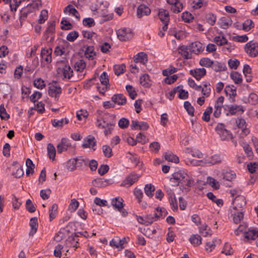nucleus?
<instances>
[{"instance_id":"f257e3e1","label":"nucleus","mask_w":258,"mask_h":258,"mask_svg":"<svg viewBox=\"0 0 258 258\" xmlns=\"http://www.w3.org/2000/svg\"><path fill=\"white\" fill-rule=\"evenodd\" d=\"M170 182L172 186H177L179 183L185 184L190 186L193 181L189 178L187 173L184 170H179L172 174Z\"/></svg>"},{"instance_id":"f03ea898","label":"nucleus","mask_w":258,"mask_h":258,"mask_svg":"<svg viewBox=\"0 0 258 258\" xmlns=\"http://www.w3.org/2000/svg\"><path fill=\"white\" fill-rule=\"evenodd\" d=\"M89 161V159L82 156L73 158L69 159L66 163V166L68 169L74 170L78 167L87 165Z\"/></svg>"},{"instance_id":"7ed1b4c3","label":"nucleus","mask_w":258,"mask_h":258,"mask_svg":"<svg viewBox=\"0 0 258 258\" xmlns=\"http://www.w3.org/2000/svg\"><path fill=\"white\" fill-rule=\"evenodd\" d=\"M215 131L221 140L229 141L233 139L232 133L226 128L223 123H218L215 127Z\"/></svg>"},{"instance_id":"20e7f679","label":"nucleus","mask_w":258,"mask_h":258,"mask_svg":"<svg viewBox=\"0 0 258 258\" xmlns=\"http://www.w3.org/2000/svg\"><path fill=\"white\" fill-rule=\"evenodd\" d=\"M57 151L58 153H62L63 152L74 149L75 145L68 138H62L60 142L57 145Z\"/></svg>"},{"instance_id":"39448f33","label":"nucleus","mask_w":258,"mask_h":258,"mask_svg":"<svg viewBox=\"0 0 258 258\" xmlns=\"http://www.w3.org/2000/svg\"><path fill=\"white\" fill-rule=\"evenodd\" d=\"M232 121L234 122L237 127L241 130V132L240 134L241 138H244L250 133V130L247 127V124L244 119L238 118L232 119Z\"/></svg>"},{"instance_id":"423d86ee","label":"nucleus","mask_w":258,"mask_h":258,"mask_svg":"<svg viewBox=\"0 0 258 258\" xmlns=\"http://www.w3.org/2000/svg\"><path fill=\"white\" fill-rule=\"evenodd\" d=\"M116 34L118 38L122 41L130 40L134 36L132 30L128 28H123L118 30Z\"/></svg>"},{"instance_id":"0eeeda50","label":"nucleus","mask_w":258,"mask_h":258,"mask_svg":"<svg viewBox=\"0 0 258 258\" xmlns=\"http://www.w3.org/2000/svg\"><path fill=\"white\" fill-rule=\"evenodd\" d=\"M82 147L84 149H89L93 151H95L97 148V144L95 137L92 135H88L85 137L83 139Z\"/></svg>"},{"instance_id":"6e6552de","label":"nucleus","mask_w":258,"mask_h":258,"mask_svg":"<svg viewBox=\"0 0 258 258\" xmlns=\"http://www.w3.org/2000/svg\"><path fill=\"white\" fill-rule=\"evenodd\" d=\"M221 161V158L219 155L215 154L211 156L207 157L203 159L204 165L211 166Z\"/></svg>"},{"instance_id":"1a4fd4ad","label":"nucleus","mask_w":258,"mask_h":258,"mask_svg":"<svg viewBox=\"0 0 258 258\" xmlns=\"http://www.w3.org/2000/svg\"><path fill=\"white\" fill-rule=\"evenodd\" d=\"M61 93V88L59 86H57L55 83L49 87L48 94L52 97H54L55 100L57 101L59 99V95Z\"/></svg>"},{"instance_id":"9d476101","label":"nucleus","mask_w":258,"mask_h":258,"mask_svg":"<svg viewBox=\"0 0 258 258\" xmlns=\"http://www.w3.org/2000/svg\"><path fill=\"white\" fill-rule=\"evenodd\" d=\"M245 51L251 56H255L258 54V46L255 43L249 42L244 47Z\"/></svg>"},{"instance_id":"9b49d317","label":"nucleus","mask_w":258,"mask_h":258,"mask_svg":"<svg viewBox=\"0 0 258 258\" xmlns=\"http://www.w3.org/2000/svg\"><path fill=\"white\" fill-rule=\"evenodd\" d=\"M168 4L171 5V10L175 14L180 12L183 9V5L180 0H166Z\"/></svg>"},{"instance_id":"f8f14e48","label":"nucleus","mask_w":258,"mask_h":258,"mask_svg":"<svg viewBox=\"0 0 258 258\" xmlns=\"http://www.w3.org/2000/svg\"><path fill=\"white\" fill-rule=\"evenodd\" d=\"M204 49L203 44L199 41H195L189 45V50L196 54L202 52Z\"/></svg>"},{"instance_id":"ddd939ff","label":"nucleus","mask_w":258,"mask_h":258,"mask_svg":"<svg viewBox=\"0 0 258 258\" xmlns=\"http://www.w3.org/2000/svg\"><path fill=\"white\" fill-rule=\"evenodd\" d=\"M224 100V97L220 96L217 99L214 107L215 109L214 113H221L222 111L226 112L227 110L226 109L225 106H228V105H223V102Z\"/></svg>"},{"instance_id":"4468645a","label":"nucleus","mask_w":258,"mask_h":258,"mask_svg":"<svg viewBox=\"0 0 258 258\" xmlns=\"http://www.w3.org/2000/svg\"><path fill=\"white\" fill-rule=\"evenodd\" d=\"M232 204L233 205V209L239 210L245 206V199L243 196H237L233 200Z\"/></svg>"},{"instance_id":"2eb2a0df","label":"nucleus","mask_w":258,"mask_h":258,"mask_svg":"<svg viewBox=\"0 0 258 258\" xmlns=\"http://www.w3.org/2000/svg\"><path fill=\"white\" fill-rule=\"evenodd\" d=\"M148 124L144 121H139L137 120H133L131 127L134 130H147L149 128Z\"/></svg>"},{"instance_id":"dca6fc26","label":"nucleus","mask_w":258,"mask_h":258,"mask_svg":"<svg viewBox=\"0 0 258 258\" xmlns=\"http://www.w3.org/2000/svg\"><path fill=\"white\" fill-rule=\"evenodd\" d=\"M125 243V239H120L119 237H116L112 239L109 242L110 245L118 249H122Z\"/></svg>"},{"instance_id":"f3484780","label":"nucleus","mask_w":258,"mask_h":258,"mask_svg":"<svg viewBox=\"0 0 258 258\" xmlns=\"http://www.w3.org/2000/svg\"><path fill=\"white\" fill-rule=\"evenodd\" d=\"M151 13V10L146 5H141L137 11V15L138 18H141L144 16H148Z\"/></svg>"},{"instance_id":"a211bd4d","label":"nucleus","mask_w":258,"mask_h":258,"mask_svg":"<svg viewBox=\"0 0 258 258\" xmlns=\"http://www.w3.org/2000/svg\"><path fill=\"white\" fill-rule=\"evenodd\" d=\"M190 74L195 77L197 80H200L202 77L205 76L206 70L204 68H199L191 70L189 71Z\"/></svg>"},{"instance_id":"6ab92c4d","label":"nucleus","mask_w":258,"mask_h":258,"mask_svg":"<svg viewBox=\"0 0 258 258\" xmlns=\"http://www.w3.org/2000/svg\"><path fill=\"white\" fill-rule=\"evenodd\" d=\"M52 49L45 48H42L41 51V56L43 59H44L47 63H50L51 62L52 57Z\"/></svg>"},{"instance_id":"aec40b11","label":"nucleus","mask_w":258,"mask_h":258,"mask_svg":"<svg viewBox=\"0 0 258 258\" xmlns=\"http://www.w3.org/2000/svg\"><path fill=\"white\" fill-rule=\"evenodd\" d=\"M244 237L248 240H254L258 237V228H251L244 232Z\"/></svg>"},{"instance_id":"412c9836","label":"nucleus","mask_w":258,"mask_h":258,"mask_svg":"<svg viewBox=\"0 0 258 258\" xmlns=\"http://www.w3.org/2000/svg\"><path fill=\"white\" fill-rule=\"evenodd\" d=\"M123 200L119 197H115L111 199V204L114 208L120 211L123 207Z\"/></svg>"},{"instance_id":"4be33fe9","label":"nucleus","mask_w":258,"mask_h":258,"mask_svg":"<svg viewBox=\"0 0 258 258\" xmlns=\"http://www.w3.org/2000/svg\"><path fill=\"white\" fill-rule=\"evenodd\" d=\"M184 151L185 153L189 154L191 155L192 157H197L198 158H203V153L201 152H200L199 150L196 148L190 147L186 148L184 149Z\"/></svg>"},{"instance_id":"5701e85b","label":"nucleus","mask_w":258,"mask_h":258,"mask_svg":"<svg viewBox=\"0 0 258 258\" xmlns=\"http://www.w3.org/2000/svg\"><path fill=\"white\" fill-rule=\"evenodd\" d=\"M139 176L137 175L131 174L128 176L122 182V185L125 186H130L138 181Z\"/></svg>"},{"instance_id":"b1692460","label":"nucleus","mask_w":258,"mask_h":258,"mask_svg":"<svg viewBox=\"0 0 258 258\" xmlns=\"http://www.w3.org/2000/svg\"><path fill=\"white\" fill-rule=\"evenodd\" d=\"M112 101L118 105H123L126 103V98L121 94L113 95L111 98Z\"/></svg>"},{"instance_id":"393cba45","label":"nucleus","mask_w":258,"mask_h":258,"mask_svg":"<svg viewBox=\"0 0 258 258\" xmlns=\"http://www.w3.org/2000/svg\"><path fill=\"white\" fill-rule=\"evenodd\" d=\"M134 59L136 63L141 62L143 64H145L148 61V56L146 53L141 52L134 56Z\"/></svg>"},{"instance_id":"a878e982","label":"nucleus","mask_w":258,"mask_h":258,"mask_svg":"<svg viewBox=\"0 0 258 258\" xmlns=\"http://www.w3.org/2000/svg\"><path fill=\"white\" fill-rule=\"evenodd\" d=\"M226 109L229 113H236L237 112H244L245 109L241 105H238L237 104H233L225 106Z\"/></svg>"},{"instance_id":"bb28decb","label":"nucleus","mask_w":258,"mask_h":258,"mask_svg":"<svg viewBox=\"0 0 258 258\" xmlns=\"http://www.w3.org/2000/svg\"><path fill=\"white\" fill-rule=\"evenodd\" d=\"M220 243V240L217 238L213 239L212 241L207 242L205 244V249L208 252H211L216 244Z\"/></svg>"},{"instance_id":"cd10ccee","label":"nucleus","mask_w":258,"mask_h":258,"mask_svg":"<svg viewBox=\"0 0 258 258\" xmlns=\"http://www.w3.org/2000/svg\"><path fill=\"white\" fill-rule=\"evenodd\" d=\"M199 232L204 237L210 236L212 234V231L206 224L202 225L199 228Z\"/></svg>"},{"instance_id":"c85d7f7f","label":"nucleus","mask_w":258,"mask_h":258,"mask_svg":"<svg viewBox=\"0 0 258 258\" xmlns=\"http://www.w3.org/2000/svg\"><path fill=\"white\" fill-rule=\"evenodd\" d=\"M69 120L67 118H61L59 119H54L52 120V124L54 127L59 128L69 123Z\"/></svg>"},{"instance_id":"c756f323","label":"nucleus","mask_w":258,"mask_h":258,"mask_svg":"<svg viewBox=\"0 0 258 258\" xmlns=\"http://www.w3.org/2000/svg\"><path fill=\"white\" fill-rule=\"evenodd\" d=\"M47 155L49 158L54 161L56 155V149L53 145L51 143H48L47 146Z\"/></svg>"},{"instance_id":"7c9ffc66","label":"nucleus","mask_w":258,"mask_h":258,"mask_svg":"<svg viewBox=\"0 0 258 258\" xmlns=\"http://www.w3.org/2000/svg\"><path fill=\"white\" fill-rule=\"evenodd\" d=\"M31 229L29 232L30 235H33L37 231L38 228V220L36 217L32 218L30 221Z\"/></svg>"},{"instance_id":"2f4dec72","label":"nucleus","mask_w":258,"mask_h":258,"mask_svg":"<svg viewBox=\"0 0 258 258\" xmlns=\"http://www.w3.org/2000/svg\"><path fill=\"white\" fill-rule=\"evenodd\" d=\"M140 84L145 88H149L151 86L149 76L144 74L140 78Z\"/></svg>"},{"instance_id":"473e14b6","label":"nucleus","mask_w":258,"mask_h":258,"mask_svg":"<svg viewBox=\"0 0 258 258\" xmlns=\"http://www.w3.org/2000/svg\"><path fill=\"white\" fill-rule=\"evenodd\" d=\"M202 238L198 234H192L190 236L189 240L190 243L194 246H197L202 243Z\"/></svg>"},{"instance_id":"72a5a7b5","label":"nucleus","mask_w":258,"mask_h":258,"mask_svg":"<svg viewBox=\"0 0 258 258\" xmlns=\"http://www.w3.org/2000/svg\"><path fill=\"white\" fill-rule=\"evenodd\" d=\"M62 72L64 79H70L73 76V71L70 66L64 65L62 68Z\"/></svg>"},{"instance_id":"f704fd0d","label":"nucleus","mask_w":258,"mask_h":258,"mask_svg":"<svg viewBox=\"0 0 258 258\" xmlns=\"http://www.w3.org/2000/svg\"><path fill=\"white\" fill-rule=\"evenodd\" d=\"M232 21L229 18L222 17L220 19L219 25L222 29H227L231 25Z\"/></svg>"},{"instance_id":"c9c22d12","label":"nucleus","mask_w":258,"mask_h":258,"mask_svg":"<svg viewBox=\"0 0 258 258\" xmlns=\"http://www.w3.org/2000/svg\"><path fill=\"white\" fill-rule=\"evenodd\" d=\"M158 15L160 20L163 23H169V16L168 11L165 10H161L159 12Z\"/></svg>"},{"instance_id":"e433bc0d","label":"nucleus","mask_w":258,"mask_h":258,"mask_svg":"<svg viewBox=\"0 0 258 258\" xmlns=\"http://www.w3.org/2000/svg\"><path fill=\"white\" fill-rule=\"evenodd\" d=\"M166 160L174 163H178L179 159L178 156L171 152H166L164 155Z\"/></svg>"},{"instance_id":"4c0bfd02","label":"nucleus","mask_w":258,"mask_h":258,"mask_svg":"<svg viewBox=\"0 0 258 258\" xmlns=\"http://www.w3.org/2000/svg\"><path fill=\"white\" fill-rule=\"evenodd\" d=\"M207 196L212 202L215 203L217 206L221 207L223 205V201L221 199H217L216 196L211 192H209L207 194Z\"/></svg>"},{"instance_id":"58836bf2","label":"nucleus","mask_w":258,"mask_h":258,"mask_svg":"<svg viewBox=\"0 0 258 258\" xmlns=\"http://www.w3.org/2000/svg\"><path fill=\"white\" fill-rule=\"evenodd\" d=\"M179 53L183 56L185 59H188L191 57V54L189 53V46L182 45L178 48Z\"/></svg>"},{"instance_id":"ea45409f","label":"nucleus","mask_w":258,"mask_h":258,"mask_svg":"<svg viewBox=\"0 0 258 258\" xmlns=\"http://www.w3.org/2000/svg\"><path fill=\"white\" fill-rule=\"evenodd\" d=\"M68 11L69 14H72L74 16H75L78 20L80 19V16L78 11L74 8L72 5H69L67 7H66L64 9V12L66 13V11Z\"/></svg>"},{"instance_id":"a19ab883","label":"nucleus","mask_w":258,"mask_h":258,"mask_svg":"<svg viewBox=\"0 0 258 258\" xmlns=\"http://www.w3.org/2000/svg\"><path fill=\"white\" fill-rule=\"evenodd\" d=\"M167 214V212L164 208L158 207L156 209V212L154 215L157 220L159 218H163Z\"/></svg>"},{"instance_id":"79ce46f5","label":"nucleus","mask_w":258,"mask_h":258,"mask_svg":"<svg viewBox=\"0 0 258 258\" xmlns=\"http://www.w3.org/2000/svg\"><path fill=\"white\" fill-rule=\"evenodd\" d=\"M231 217L232 218L234 223L238 224L243 219V214L241 211L234 212L231 214Z\"/></svg>"},{"instance_id":"37998d69","label":"nucleus","mask_w":258,"mask_h":258,"mask_svg":"<svg viewBox=\"0 0 258 258\" xmlns=\"http://www.w3.org/2000/svg\"><path fill=\"white\" fill-rule=\"evenodd\" d=\"M223 179L231 181L236 178V174L233 171H225L223 172Z\"/></svg>"},{"instance_id":"c03bdc74","label":"nucleus","mask_w":258,"mask_h":258,"mask_svg":"<svg viewBox=\"0 0 258 258\" xmlns=\"http://www.w3.org/2000/svg\"><path fill=\"white\" fill-rule=\"evenodd\" d=\"M207 182L214 189H218L220 188V183L213 177L209 176L207 179Z\"/></svg>"},{"instance_id":"a18cd8bd","label":"nucleus","mask_w":258,"mask_h":258,"mask_svg":"<svg viewBox=\"0 0 258 258\" xmlns=\"http://www.w3.org/2000/svg\"><path fill=\"white\" fill-rule=\"evenodd\" d=\"M212 69L215 72H220L225 71L227 68L224 63L216 61L215 62H213V64H212Z\"/></svg>"},{"instance_id":"49530a36","label":"nucleus","mask_w":258,"mask_h":258,"mask_svg":"<svg viewBox=\"0 0 258 258\" xmlns=\"http://www.w3.org/2000/svg\"><path fill=\"white\" fill-rule=\"evenodd\" d=\"M155 187L152 184H147L144 187L145 194L149 197H152L154 195Z\"/></svg>"},{"instance_id":"de8ad7c7","label":"nucleus","mask_w":258,"mask_h":258,"mask_svg":"<svg viewBox=\"0 0 258 258\" xmlns=\"http://www.w3.org/2000/svg\"><path fill=\"white\" fill-rule=\"evenodd\" d=\"M85 56L89 59H93L95 55L93 46H88L85 51Z\"/></svg>"},{"instance_id":"09e8293b","label":"nucleus","mask_w":258,"mask_h":258,"mask_svg":"<svg viewBox=\"0 0 258 258\" xmlns=\"http://www.w3.org/2000/svg\"><path fill=\"white\" fill-rule=\"evenodd\" d=\"M231 78L237 84H240L242 81V76L237 72H233L230 74Z\"/></svg>"},{"instance_id":"8fccbe9b","label":"nucleus","mask_w":258,"mask_h":258,"mask_svg":"<svg viewBox=\"0 0 258 258\" xmlns=\"http://www.w3.org/2000/svg\"><path fill=\"white\" fill-rule=\"evenodd\" d=\"M221 252L226 255H229L233 253L234 250L229 243H225L222 248Z\"/></svg>"},{"instance_id":"3c124183","label":"nucleus","mask_w":258,"mask_h":258,"mask_svg":"<svg viewBox=\"0 0 258 258\" xmlns=\"http://www.w3.org/2000/svg\"><path fill=\"white\" fill-rule=\"evenodd\" d=\"M78 241V239L76 236H71L67 240L66 244L68 246L76 247Z\"/></svg>"},{"instance_id":"603ef678","label":"nucleus","mask_w":258,"mask_h":258,"mask_svg":"<svg viewBox=\"0 0 258 258\" xmlns=\"http://www.w3.org/2000/svg\"><path fill=\"white\" fill-rule=\"evenodd\" d=\"M225 91L227 94L229 93L230 101L233 102L235 101V96L236 95V90L232 89L229 86H226L225 89Z\"/></svg>"},{"instance_id":"864d4df0","label":"nucleus","mask_w":258,"mask_h":258,"mask_svg":"<svg viewBox=\"0 0 258 258\" xmlns=\"http://www.w3.org/2000/svg\"><path fill=\"white\" fill-rule=\"evenodd\" d=\"M58 206L54 204L52 205L49 210V218L50 220L51 221L55 218L56 216L57 212Z\"/></svg>"},{"instance_id":"5fc2aeb1","label":"nucleus","mask_w":258,"mask_h":258,"mask_svg":"<svg viewBox=\"0 0 258 258\" xmlns=\"http://www.w3.org/2000/svg\"><path fill=\"white\" fill-rule=\"evenodd\" d=\"M220 114H213L212 117L211 116V114H203L202 119L205 121H210L211 123L215 122L214 119V117L215 118H218L220 116Z\"/></svg>"},{"instance_id":"6e6d98bb","label":"nucleus","mask_w":258,"mask_h":258,"mask_svg":"<svg viewBox=\"0 0 258 258\" xmlns=\"http://www.w3.org/2000/svg\"><path fill=\"white\" fill-rule=\"evenodd\" d=\"M79 203L75 199H72L69 204L68 209L71 212H74L79 207Z\"/></svg>"},{"instance_id":"4d7b16f0","label":"nucleus","mask_w":258,"mask_h":258,"mask_svg":"<svg viewBox=\"0 0 258 258\" xmlns=\"http://www.w3.org/2000/svg\"><path fill=\"white\" fill-rule=\"evenodd\" d=\"M109 180L104 179H97L95 180V184L99 187H103L107 186L109 184Z\"/></svg>"},{"instance_id":"13d9d810","label":"nucleus","mask_w":258,"mask_h":258,"mask_svg":"<svg viewBox=\"0 0 258 258\" xmlns=\"http://www.w3.org/2000/svg\"><path fill=\"white\" fill-rule=\"evenodd\" d=\"M102 151L104 155L107 158H109L112 156V150L111 148L108 145L102 146Z\"/></svg>"},{"instance_id":"bf43d9fd","label":"nucleus","mask_w":258,"mask_h":258,"mask_svg":"<svg viewBox=\"0 0 258 258\" xmlns=\"http://www.w3.org/2000/svg\"><path fill=\"white\" fill-rule=\"evenodd\" d=\"M125 70V66L124 64L120 65H114V71L116 75L117 76L124 73Z\"/></svg>"},{"instance_id":"052dcab7","label":"nucleus","mask_w":258,"mask_h":258,"mask_svg":"<svg viewBox=\"0 0 258 258\" xmlns=\"http://www.w3.org/2000/svg\"><path fill=\"white\" fill-rule=\"evenodd\" d=\"M207 22L211 26L215 24L216 21V16L212 13L207 14L206 16Z\"/></svg>"},{"instance_id":"680f3d73","label":"nucleus","mask_w":258,"mask_h":258,"mask_svg":"<svg viewBox=\"0 0 258 258\" xmlns=\"http://www.w3.org/2000/svg\"><path fill=\"white\" fill-rule=\"evenodd\" d=\"M150 150L154 153H158L160 149V144L158 142H153L149 145Z\"/></svg>"},{"instance_id":"e2e57ef3","label":"nucleus","mask_w":258,"mask_h":258,"mask_svg":"<svg viewBox=\"0 0 258 258\" xmlns=\"http://www.w3.org/2000/svg\"><path fill=\"white\" fill-rule=\"evenodd\" d=\"M48 18V12L46 10H43L41 11L39 19H38V23L39 24H43L45 22Z\"/></svg>"},{"instance_id":"0e129e2a","label":"nucleus","mask_w":258,"mask_h":258,"mask_svg":"<svg viewBox=\"0 0 258 258\" xmlns=\"http://www.w3.org/2000/svg\"><path fill=\"white\" fill-rule=\"evenodd\" d=\"M214 42L218 45H223L225 44H227L228 41L224 36H216L214 38Z\"/></svg>"},{"instance_id":"69168bd1","label":"nucleus","mask_w":258,"mask_h":258,"mask_svg":"<svg viewBox=\"0 0 258 258\" xmlns=\"http://www.w3.org/2000/svg\"><path fill=\"white\" fill-rule=\"evenodd\" d=\"M254 27V23L252 20L247 19L243 23V29L246 31H249Z\"/></svg>"},{"instance_id":"338daca9","label":"nucleus","mask_w":258,"mask_h":258,"mask_svg":"<svg viewBox=\"0 0 258 258\" xmlns=\"http://www.w3.org/2000/svg\"><path fill=\"white\" fill-rule=\"evenodd\" d=\"M137 142L141 143L142 144H145L148 142V138L143 134L139 133L137 135Z\"/></svg>"},{"instance_id":"774afa93","label":"nucleus","mask_w":258,"mask_h":258,"mask_svg":"<svg viewBox=\"0 0 258 258\" xmlns=\"http://www.w3.org/2000/svg\"><path fill=\"white\" fill-rule=\"evenodd\" d=\"M12 203L13 208L16 210L19 209L22 204L21 201L15 196H13Z\"/></svg>"}]
</instances>
